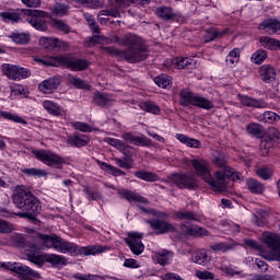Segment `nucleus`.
I'll use <instances>...</instances> for the list:
<instances>
[{
	"label": "nucleus",
	"mask_w": 280,
	"mask_h": 280,
	"mask_svg": "<svg viewBox=\"0 0 280 280\" xmlns=\"http://www.w3.org/2000/svg\"><path fill=\"white\" fill-rule=\"evenodd\" d=\"M246 130L249 135H253L254 137H264V135H266L264 126L256 122H249L246 126Z\"/></svg>",
	"instance_id": "e433bc0d"
},
{
	"label": "nucleus",
	"mask_w": 280,
	"mask_h": 280,
	"mask_svg": "<svg viewBox=\"0 0 280 280\" xmlns=\"http://www.w3.org/2000/svg\"><path fill=\"white\" fill-rule=\"evenodd\" d=\"M195 172L196 176H200L202 180L208 183L210 187L215 189V185L218 183V178L211 176V171L209 170V163L205 159H194L190 161Z\"/></svg>",
	"instance_id": "423d86ee"
},
{
	"label": "nucleus",
	"mask_w": 280,
	"mask_h": 280,
	"mask_svg": "<svg viewBox=\"0 0 280 280\" xmlns=\"http://www.w3.org/2000/svg\"><path fill=\"white\" fill-rule=\"evenodd\" d=\"M196 277H198V279H201V280H213L215 279V273L203 270V271H197Z\"/></svg>",
	"instance_id": "0e129e2a"
},
{
	"label": "nucleus",
	"mask_w": 280,
	"mask_h": 280,
	"mask_svg": "<svg viewBox=\"0 0 280 280\" xmlns=\"http://www.w3.org/2000/svg\"><path fill=\"white\" fill-rule=\"evenodd\" d=\"M176 139L180 141V143H184L187 145V148H195L199 149L201 148L202 143L198 139L189 138L183 133H177Z\"/></svg>",
	"instance_id": "c85d7f7f"
},
{
	"label": "nucleus",
	"mask_w": 280,
	"mask_h": 280,
	"mask_svg": "<svg viewBox=\"0 0 280 280\" xmlns=\"http://www.w3.org/2000/svg\"><path fill=\"white\" fill-rule=\"evenodd\" d=\"M210 248L215 253H229V250H233V244L220 242L210 245Z\"/></svg>",
	"instance_id": "49530a36"
},
{
	"label": "nucleus",
	"mask_w": 280,
	"mask_h": 280,
	"mask_svg": "<svg viewBox=\"0 0 280 280\" xmlns=\"http://www.w3.org/2000/svg\"><path fill=\"white\" fill-rule=\"evenodd\" d=\"M12 231H14L12 224H10L8 221L0 219V234L12 233Z\"/></svg>",
	"instance_id": "680f3d73"
},
{
	"label": "nucleus",
	"mask_w": 280,
	"mask_h": 280,
	"mask_svg": "<svg viewBox=\"0 0 280 280\" xmlns=\"http://www.w3.org/2000/svg\"><path fill=\"white\" fill-rule=\"evenodd\" d=\"M74 2L85 8H97V5H100L98 0H74Z\"/></svg>",
	"instance_id": "69168bd1"
},
{
	"label": "nucleus",
	"mask_w": 280,
	"mask_h": 280,
	"mask_svg": "<svg viewBox=\"0 0 280 280\" xmlns=\"http://www.w3.org/2000/svg\"><path fill=\"white\" fill-rule=\"evenodd\" d=\"M275 147V142L272 140H269V138H265L260 141L259 150L261 156H268L270 154V150Z\"/></svg>",
	"instance_id": "a19ab883"
},
{
	"label": "nucleus",
	"mask_w": 280,
	"mask_h": 280,
	"mask_svg": "<svg viewBox=\"0 0 280 280\" xmlns=\"http://www.w3.org/2000/svg\"><path fill=\"white\" fill-rule=\"evenodd\" d=\"M0 117H3V119H8L9 121H15V124H23L24 126H26V124H27V120L23 119L19 115H14L10 112H1L0 110Z\"/></svg>",
	"instance_id": "c03bdc74"
},
{
	"label": "nucleus",
	"mask_w": 280,
	"mask_h": 280,
	"mask_svg": "<svg viewBox=\"0 0 280 280\" xmlns=\"http://www.w3.org/2000/svg\"><path fill=\"white\" fill-rule=\"evenodd\" d=\"M43 106L48 115L52 117H62L65 115V108L54 101L46 100L43 102Z\"/></svg>",
	"instance_id": "5701e85b"
},
{
	"label": "nucleus",
	"mask_w": 280,
	"mask_h": 280,
	"mask_svg": "<svg viewBox=\"0 0 280 280\" xmlns=\"http://www.w3.org/2000/svg\"><path fill=\"white\" fill-rule=\"evenodd\" d=\"M174 258V252L168 249H160L155 253V259L160 266H167Z\"/></svg>",
	"instance_id": "bb28decb"
},
{
	"label": "nucleus",
	"mask_w": 280,
	"mask_h": 280,
	"mask_svg": "<svg viewBox=\"0 0 280 280\" xmlns=\"http://www.w3.org/2000/svg\"><path fill=\"white\" fill-rule=\"evenodd\" d=\"M156 14L160 19H163V21H173V19H176V14L170 7H160L156 10Z\"/></svg>",
	"instance_id": "f704fd0d"
},
{
	"label": "nucleus",
	"mask_w": 280,
	"mask_h": 280,
	"mask_svg": "<svg viewBox=\"0 0 280 280\" xmlns=\"http://www.w3.org/2000/svg\"><path fill=\"white\" fill-rule=\"evenodd\" d=\"M22 174H25L26 176H37L38 178L47 176V173L40 168H23Z\"/></svg>",
	"instance_id": "5fc2aeb1"
},
{
	"label": "nucleus",
	"mask_w": 280,
	"mask_h": 280,
	"mask_svg": "<svg viewBox=\"0 0 280 280\" xmlns=\"http://www.w3.org/2000/svg\"><path fill=\"white\" fill-rule=\"evenodd\" d=\"M1 69L3 75H5L8 80H13L14 82H21V80H26V78L32 75L30 69L16 65L3 63Z\"/></svg>",
	"instance_id": "0eeeda50"
},
{
	"label": "nucleus",
	"mask_w": 280,
	"mask_h": 280,
	"mask_svg": "<svg viewBox=\"0 0 280 280\" xmlns=\"http://www.w3.org/2000/svg\"><path fill=\"white\" fill-rule=\"evenodd\" d=\"M136 178H140V180H145L147 183H156L159 180V175L148 171H136Z\"/></svg>",
	"instance_id": "2f4dec72"
},
{
	"label": "nucleus",
	"mask_w": 280,
	"mask_h": 280,
	"mask_svg": "<svg viewBox=\"0 0 280 280\" xmlns=\"http://www.w3.org/2000/svg\"><path fill=\"white\" fill-rule=\"evenodd\" d=\"M279 115L270 110L265 112L259 118V120L264 121L265 124H272L273 121H279Z\"/></svg>",
	"instance_id": "8fccbe9b"
},
{
	"label": "nucleus",
	"mask_w": 280,
	"mask_h": 280,
	"mask_svg": "<svg viewBox=\"0 0 280 280\" xmlns=\"http://www.w3.org/2000/svg\"><path fill=\"white\" fill-rule=\"evenodd\" d=\"M39 45L44 47V49H67L69 47V43L60 40L58 38L51 37H42L39 39Z\"/></svg>",
	"instance_id": "6ab92c4d"
},
{
	"label": "nucleus",
	"mask_w": 280,
	"mask_h": 280,
	"mask_svg": "<svg viewBox=\"0 0 280 280\" xmlns=\"http://www.w3.org/2000/svg\"><path fill=\"white\" fill-rule=\"evenodd\" d=\"M226 34V31L220 32L218 28H208L205 35V43H211V40H215V38H222Z\"/></svg>",
	"instance_id": "58836bf2"
},
{
	"label": "nucleus",
	"mask_w": 280,
	"mask_h": 280,
	"mask_svg": "<svg viewBox=\"0 0 280 280\" xmlns=\"http://www.w3.org/2000/svg\"><path fill=\"white\" fill-rule=\"evenodd\" d=\"M174 67H176V69H194L196 68V61L191 58H177L174 62H173Z\"/></svg>",
	"instance_id": "7c9ffc66"
},
{
	"label": "nucleus",
	"mask_w": 280,
	"mask_h": 280,
	"mask_svg": "<svg viewBox=\"0 0 280 280\" xmlns=\"http://www.w3.org/2000/svg\"><path fill=\"white\" fill-rule=\"evenodd\" d=\"M151 229L155 231L156 235H165V233H176V226L174 224L163 220V219H153L148 221Z\"/></svg>",
	"instance_id": "f8f14e48"
},
{
	"label": "nucleus",
	"mask_w": 280,
	"mask_h": 280,
	"mask_svg": "<svg viewBox=\"0 0 280 280\" xmlns=\"http://www.w3.org/2000/svg\"><path fill=\"white\" fill-rule=\"evenodd\" d=\"M141 240H143V235L139 233H129L128 237L125 238L126 244L133 255H141L145 250V246Z\"/></svg>",
	"instance_id": "9b49d317"
},
{
	"label": "nucleus",
	"mask_w": 280,
	"mask_h": 280,
	"mask_svg": "<svg viewBox=\"0 0 280 280\" xmlns=\"http://www.w3.org/2000/svg\"><path fill=\"white\" fill-rule=\"evenodd\" d=\"M67 143L74 148H84V145H89V138L86 136H73L68 139Z\"/></svg>",
	"instance_id": "473e14b6"
},
{
	"label": "nucleus",
	"mask_w": 280,
	"mask_h": 280,
	"mask_svg": "<svg viewBox=\"0 0 280 280\" xmlns=\"http://www.w3.org/2000/svg\"><path fill=\"white\" fill-rule=\"evenodd\" d=\"M0 16L4 23H19L23 20L38 32H47L49 30L47 21H45V19L49 18L47 11L19 9L18 12H0Z\"/></svg>",
	"instance_id": "7ed1b4c3"
},
{
	"label": "nucleus",
	"mask_w": 280,
	"mask_h": 280,
	"mask_svg": "<svg viewBox=\"0 0 280 280\" xmlns=\"http://www.w3.org/2000/svg\"><path fill=\"white\" fill-rule=\"evenodd\" d=\"M72 127L74 130H80V132H92L93 130L86 122H73Z\"/></svg>",
	"instance_id": "e2e57ef3"
},
{
	"label": "nucleus",
	"mask_w": 280,
	"mask_h": 280,
	"mask_svg": "<svg viewBox=\"0 0 280 280\" xmlns=\"http://www.w3.org/2000/svg\"><path fill=\"white\" fill-rule=\"evenodd\" d=\"M52 12L57 16H67V14H69V5L57 2L54 5Z\"/></svg>",
	"instance_id": "3c124183"
},
{
	"label": "nucleus",
	"mask_w": 280,
	"mask_h": 280,
	"mask_svg": "<svg viewBox=\"0 0 280 280\" xmlns=\"http://www.w3.org/2000/svg\"><path fill=\"white\" fill-rule=\"evenodd\" d=\"M221 270L224 272V275H229V277L240 275V272L237 270H235V268H233V265H230V264H224L223 262L221 265Z\"/></svg>",
	"instance_id": "bf43d9fd"
},
{
	"label": "nucleus",
	"mask_w": 280,
	"mask_h": 280,
	"mask_svg": "<svg viewBox=\"0 0 280 280\" xmlns=\"http://www.w3.org/2000/svg\"><path fill=\"white\" fill-rule=\"evenodd\" d=\"M62 59H63V56L43 57V58L35 59V60H36V62H39L40 65H45V67H62Z\"/></svg>",
	"instance_id": "cd10ccee"
},
{
	"label": "nucleus",
	"mask_w": 280,
	"mask_h": 280,
	"mask_svg": "<svg viewBox=\"0 0 280 280\" xmlns=\"http://www.w3.org/2000/svg\"><path fill=\"white\" fill-rule=\"evenodd\" d=\"M154 83L160 86V89H167L172 84V79L167 74H160L154 78Z\"/></svg>",
	"instance_id": "de8ad7c7"
},
{
	"label": "nucleus",
	"mask_w": 280,
	"mask_h": 280,
	"mask_svg": "<svg viewBox=\"0 0 280 280\" xmlns=\"http://www.w3.org/2000/svg\"><path fill=\"white\" fill-rule=\"evenodd\" d=\"M176 220H186L187 222H202L205 218L202 214H198L194 211L178 210L173 212Z\"/></svg>",
	"instance_id": "4be33fe9"
},
{
	"label": "nucleus",
	"mask_w": 280,
	"mask_h": 280,
	"mask_svg": "<svg viewBox=\"0 0 280 280\" xmlns=\"http://www.w3.org/2000/svg\"><path fill=\"white\" fill-rule=\"evenodd\" d=\"M50 25L54 27V30L63 32V34H70V32H71V26L62 20L51 19Z\"/></svg>",
	"instance_id": "4c0bfd02"
},
{
	"label": "nucleus",
	"mask_w": 280,
	"mask_h": 280,
	"mask_svg": "<svg viewBox=\"0 0 280 280\" xmlns=\"http://www.w3.org/2000/svg\"><path fill=\"white\" fill-rule=\"evenodd\" d=\"M265 244H267L268 248L273 250V259L275 261H280V237L276 233L267 232L264 234Z\"/></svg>",
	"instance_id": "ddd939ff"
},
{
	"label": "nucleus",
	"mask_w": 280,
	"mask_h": 280,
	"mask_svg": "<svg viewBox=\"0 0 280 280\" xmlns=\"http://www.w3.org/2000/svg\"><path fill=\"white\" fill-rule=\"evenodd\" d=\"M257 175L262 178V180H268L272 177V172L270 168L264 167L257 171Z\"/></svg>",
	"instance_id": "338daca9"
},
{
	"label": "nucleus",
	"mask_w": 280,
	"mask_h": 280,
	"mask_svg": "<svg viewBox=\"0 0 280 280\" xmlns=\"http://www.w3.org/2000/svg\"><path fill=\"white\" fill-rule=\"evenodd\" d=\"M266 138L269 139L270 141H273V143H275V141H279V139H280L279 129H277L275 127L269 128Z\"/></svg>",
	"instance_id": "052dcab7"
},
{
	"label": "nucleus",
	"mask_w": 280,
	"mask_h": 280,
	"mask_svg": "<svg viewBox=\"0 0 280 280\" xmlns=\"http://www.w3.org/2000/svg\"><path fill=\"white\" fill-rule=\"evenodd\" d=\"M182 235L187 237H208L209 231L198 225H187L185 223L180 224Z\"/></svg>",
	"instance_id": "f3484780"
},
{
	"label": "nucleus",
	"mask_w": 280,
	"mask_h": 280,
	"mask_svg": "<svg viewBox=\"0 0 280 280\" xmlns=\"http://www.w3.org/2000/svg\"><path fill=\"white\" fill-rule=\"evenodd\" d=\"M247 188L252 194L261 195L264 194V191H266V186H264V184L254 178L247 179Z\"/></svg>",
	"instance_id": "c756f323"
},
{
	"label": "nucleus",
	"mask_w": 280,
	"mask_h": 280,
	"mask_svg": "<svg viewBox=\"0 0 280 280\" xmlns=\"http://www.w3.org/2000/svg\"><path fill=\"white\" fill-rule=\"evenodd\" d=\"M11 242L18 248H24L26 258L39 268H43V256H40L43 248H54L57 253L68 254L71 257H78V255L89 257V255H100L110 249V247L102 245L78 247L75 243L65 241L56 234H38L37 236L13 234Z\"/></svg>",
	"instance_id": "f257e3e1"
},
{
	"label": "nucleus",
	"mask_w": 280,
	"mask_h": 280,
	"mask_svg": "<svg viewBox=\"0 0 280 280\" xmlns=\"http://www.w3.org/2000/svg\"><path fill=\"white\" fill-rule=\"evenodd\" d=\"M260 44L265 49H280V40L272 37L262 36L260 37Z\"/></svg>",
	"instance_id": "c9c22d12"
},
{
	"label": "nucleus",
	"mask_w": 280,
	"mask_h": 280,
	"mask_svg": "<svg viewBox=\"0 0 280 280\" xmlns=\"http://www.w3.org/2000/svg\"><path fill=\"white\" fill-rule=\"evenodd\" d=\"M11 38L13 43H16L18 45H27L32 36L30 35V33H13L11 35Z\"/></svg>",
	"instance_id": "79ce46f5"
},
{
	"label": "nucleus",
	"mask_w": 280,
	"mask_h": 280,
	"mask_svg": "<svg viewBox=\"0 0 280 280\" xmlns=\"http://www.w3.org/2000/svg\"><path fill=\"white\" fill-rule=\"evenodd\" d=\"M105 143H108V145L117 148V150H119L121 145H124V142L121 140L115 138H105Z\"/></svg>",
	"instance_id": "774afa93"
},
{
	"label": "nucleus",
	"mask_w": 280,
	"mask_h": 280,
	"mask_svg": "<svg viewBox=\"0 0 280 280\" xmlns=\"http://www.w3.org/2000/svg\"><path fill=\"white\" fill-rule=\"evenodd\" d=\"M105 187H107V189H114V191H117L121 198H125V200H128V202H148L143 196L133 192L132 190H128L126 188L117 189L115 185L110 184H105Z\"/></svg>",
	"instance_id": "4468645a"
},
{
	"label": "nucleus",
	"mask_w": 280,
	"mask_h": 280,
	"mask_svg": "<svg viewBox=\"0 0 280 280\" xmlns=\"http://www.w3.org/2000/svg\"><path fill=\"white\" fill-rule=\"evenodd\" d=\"M171 179L179 189H196L198 187V179L191 173H175Z\"/></svg>",
	"instance_id": "9d476101"
},
{
	"label": "nucleus",
	"mask_w": 280,
	"mask_h": 280,
	"mask_svg": "<svg viewBox=\"0 0 280 280\" xmlns=\"http://www.w3.org/2000/svg\"><path fill=\"white\" fill-rule=\"evenodd\" d=\"M61 82L62 80L60 79V77H50L39 83L38 90L45 95H51L54 91L58 90V86H60Z\"/></svg>",
	"instance_id": "dca6fc26"
},
{
	"label": "nucleus",
	"mask_w": 280,
	"mask_h": 280,
	"mask_svg": "<svg viewBox=\"0 0 280 280\" xmlns=\"http://www.w3.org/2000/svg\"><path fill=\"white\" fill-rule=\"evenodd\" d=\"M194 264L199 266H207L209 264V254L205 249H200L192 255Z\"/></svg>",
	"instance_id": "72a5a7b5"
},
{
	"label": "nucleus",
	"mask_w": 280,
	"mask_h": 280,
	"mask_svg": "<svg viewBox=\"0 0 280 280\" xmlns=\"http://www.w3.org/2000/svg\"><path fill=\"white\" fill-rule=\"evenodd\" d=\"M258 30L262 32H270V34H279L280 21L277 19L265 20L259 24Z\"/></svg>",
	"instance_id": "b1692460"
},
{
	"label": "nucleus",
	"mask_w": 280,
	"mask_h": 280,
	"mask_svg": "<svg viewBox=\"0 0 280 280\" xmlns=\"http://www.w3.org/2000/svg\"><path fill=\"white\" fill-rule=\"evenodd\" d=\"M40 257L43 259V266H45V261H47V264H51L52 266H67V257L65 256L56 254H40Z\"/></svg>",
	"instance_id": "a878e982"
},
{
	"label": "nucleus",
	"mask_w": 280,
	"mask_h": 280,
	"mask_svg": "<svg viewBox=\"0 0 280 280\" xmlns=\"http://www.w3.org/2000/svg\"><path fill=\"white\" fill-rule=\"evenodd\" d=\"M83 191L85 192L88 200H102V194L92 190L91 186L89 185L83 186Z\"/></svg>",
	"instance_id": "603ef678"
},
{
	"label": "nucleus",
	"mask_w": 280,
	"mask_h": 280,
	"mask_svg": "<svg viewBox=\"0 0 280 280\" xmlns=\"http://www.w3.org/2000/svg\"><path fill=\"white\" fill-rule=\"evenodd\" d=\"M93 101L96 106H101L102 108H108V106H113V96L106 93L95 92Z\"/></svg>",
	"instance_id": "393cba45"
},
{
	"label": "nucleus",
	"mask_w": 280,
	"mask_h": 280,
	"mask_svg": "<svg viewBox=\"0 0 280 280\" xmlns=\"http://www.w3.org/2000/svg\"><path fill=\"white\" fill-rule=\"evenodd\" d=\"M68 81L70 82V84H73V86H75L77 89H83L84 91L91 90V85L80 78L70 74L68 75Z\"/></svg>",
	"instance_id": "37998d69"
},
{
	"label": "nucleus",
	"mask_w": 280,
	"mask_h": 280,
	"mask_svg": "<svg viewBox=\"0 0 280 280\" xmlns=\"http://www.w3.org/2000/svg\"><path fill=\"white\" fill-rule=\"evenodd\" d=\"M141 110L147 113H152V115H161V107L152 102H141L139 104Z\"/></svg>",
	"instance_id": "ea45409f"
},
{
	"label": "nucleus",
	"mask_w": 280,
	"mask_h": 280,
	"mask_svg": "<svg viewBox=\"0 0 280 280\" xmlns=\"http://www.w3.org/2000/svg\"><path fill=\"white\" fill-rule=\"evenodd\" d=\"M213 164L219 167V172H226V167L229 166V162L226 161V158L224 155H219L213 160Z\"/></svg>",
	"instance_id": "864d4df0"
},
{
	"label": "nucleus",
	"mask_w": 280,
	"mask_h": 280,
	"mask_svg": "<svg viewBox=\"0 0 280 280\" xmlns=\"http://www.w3.org/2000/svg\"><path fill=\"white\" fill-rule=\"evenodd\" d=\"M259 77L262 82H266V84H270L271 82H275L277 80V70L270 65H262L259 68Z\"/></svg>",
	"instance_id": "412c9836"
},
{
	"label": "nucleus",
	"mask_w": 280,
	"mask_h": 280,
	"mask_svg": "<svg viewBox=\"0 0 280 280\" xmlns=\"http://www.w3.org/2000/svg\"><path fill=\"white\" fill-rule=\"evenodd\" d=\"M73 279H77V280H104V278L102 276L91 275V273H88V275L74 273Z\"/></svg>",
	"instance_id": "4d7b16f0"
},
{
	"label": "nucleus",
	"mask_w": 280,
	"mask_h": 280,
	"mask_svg": "<svg viewBox=\"0 0 280 280\" xmlns=\"http://www.w3.org/2000/svg\"><path fill=\"white\" fill-rule=\"evenodd\" d=\"M13 202L21 212L15 213L18 218H27V220H36L43 207L40 200L27 189L25 186H18L13 194Z\"/></svg>",
	"instance_id": "20e7f679"
},
{
	"label": "nucleus",
	"mask_w": 280,
	"mask_h": 280,
	"mask_svg": "<svg viewBox=\"0 0 280 280\" xmlns=\"http://www.w3.org/2000/svg\"><path fill=\"white\" fill-rule=\"evenodd\" d=\"M240 55H241L240 48H234L226 56L225 61L230 62V65H235V63L240 62Z\"/></svg>",
	"instance_id": "6e6d98bb"
},
{
	"label": "nucleus",
	"mask_w": 280,
	"mask_h": 280,
	"mask_svg": "<svg viewBox=\"0 0 280 280\" xmlns=\"http://www.w3.org/2000/svg\"><path fill=\"white\" fill-rule=\"evenodd\" d=\"M115 162L116 165H118V167H121L122 170H132V166L135 165V161L132 160V158H116Z\"/></svg>",
	"instance_id": "09e8293b"
},
{
	"label": "nucleus",
	"mask_w": 280,
	"mask_h": 280,
	"mask_svg": "<svg viewBox=\"0 0 280 280\" xmlns=\"http://www.w3.org/2000/svg\"><path fill=\"white\" fill-rule=\"evenodd\" d=\"M121 139L131 145H142L144 148H150L152 145V140L145 136H135L132 132L122 133Z\"/></svg>",
	"instance_id": "a211bd4d"
},
{
	"label": "nucleus",
	"mask_w": 280,
	"mask_h": 280,
	"mask_svg": "<svg viewBox=\"0 0 280 280\" xmlns=\"http://www.w3.org/2000/svg\"><path fill=\"white\" fill-rule=\"evenodd\" d=\"M266 58H268V51L258 49L252 55L250 60L254 62V65H261Z\"/></svg>",
	"instance_id": "a18cd8bd"
},
{
	"label": "nucleus",
	"mask_w": 280,
	"mask_h": 280,
	"mask_svg": "<svg viewBox=\"0 0 280 280\" xmlns=\"http://www.w3.org/2000/svg\"><path fill=\"white\" fill-rule=\"evenodd\" d=\"M112 38L116 45L127 47V49L121 50L115 46L103 47V51L109 56H114L117 60H126V62H129L130 65L148 60V57L150 56L148 44L141 36L127 33L121 37H119V35H113Z\"/></svg>",
	"instance_id": "f03ea898"
},
{
	"label": "nucleus",
	"mask_w": 280,
	"mask_h": 280,
	"mask_svg": "<svg viewBox=\"0 0 280 280\" xmlns=\"http://www.w3.org/2000/svg\"><path fill=\"white\" fill-rule=\"evenodd\" d=\"M226 172L217 171L214 177L217 178L215 190L225 191L229 180H242V173L235 172L232 167H226Z\"/></svg>",
	"instance_id": "6e6552de"
},
{
	"label": "nucleus",
	"mask_w": 280,
	"mask_h": 280,
	"mask_svg": "<svg viewBox=\"0 0 280 280\" xmlns=\"http://www.w3.org/2000/svg\"><path fill=\"white\" fill-rule=\"evenodd\" d=\"M238 100L243 106H247L248 108H268V103L264 98H255L240 94Z\"/></svg>",
	"instance_id": "aec40b11"
},
{
	"label": "nucleus",
	"mask_w": 280,
	"mask_h": 280,
	"mask_svg": "<svg viewBox=\"0 0 280 280\" xmlns=\"http://www.w3.org/2000/svg\"><path fill=\"white\" fill-rule=\"evenodd\" d=\"M179 106H196L197 108H203V110H211L213 108V102L200 96L189 89H182L179 91Z\"/></svg>",
	"instance_id": "39448f33"
},
{
	"label": "nucleus",
	"mask_w": 280,
	"mask_h": 280,
	"mask_svg": "<svg viewBox=\"0 0 280 280\" xmlns=\"http://www.w3.org/2000/svg\"><path fill=\"white\" fill-rule=\"evenodd\" d=\"M125 156V159H132V154H135V148L122 142L121 147L118 149Z\"/></svg>",
	"instance_id": "13d9d810"
},
{
	"label": "nucleus",
	"mask_w": 280,
	"mask_h": 280,
	"mask_svg": "<svg viewBox=\"0 0 280 280\" xmlns=\"http://www.w3.org/2000/svg\"><path fill=\"white\" fill-rule=\"evenodd\" d=\"M62 67H67L71 71H84V69H89V60L63 56Z\"/></svg>",
	"instance_id": "2eb2a0df"
},
{
	"label": "nucleus",
	"mask_w": 280,
	"mask_h": 280,
	"mask_svg": "<svg viewBox=\"0 0 280 280\" xmlns=\"http://www.w3.org/2000/svg\"><path fill=\"white\" fill-rule=\"evenodd\" d=\"M38 161L45 163L49 167H56V170H62V165H65V160L62 156L51 152V151H35L33 152Z\"/></svg>",
	"instance_id": "1a4fd4ad"
}]
</instances>
